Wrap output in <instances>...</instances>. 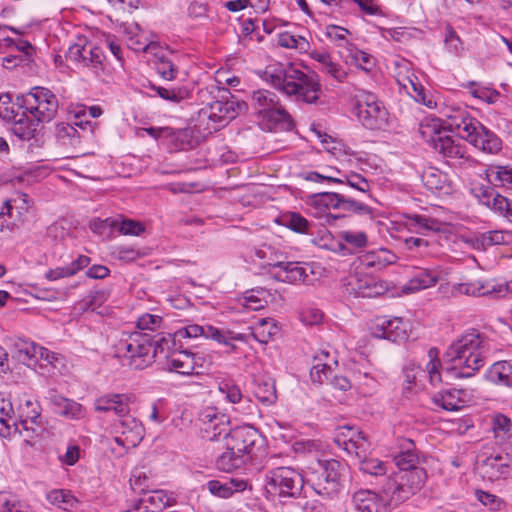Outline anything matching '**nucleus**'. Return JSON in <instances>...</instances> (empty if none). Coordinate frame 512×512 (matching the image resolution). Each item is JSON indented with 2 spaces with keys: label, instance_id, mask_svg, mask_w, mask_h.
<instances>
[{
  "label": "nucleus",
  "instance_id": "nucleus-6",
  "mask_svg": "<svg viewBox=\"0 0 512 512\" xmlns=\"http://www.w3.org/2000/svg\"><path fill=\"white\" fill-rule=\"evenodd\" d=\"M66 59L77 67L90 69L96 77L106 82L103 77L106 70L105 55L99 46L80 38L78 42L70 45L66 53Z\"/></svg>",
  "mask_w": 512,
  "mask_h": 512
},
{
  "label": "nucleus",
  "instance_id": "nucleus-61",
  "mask_svg": "<svg viewBox=\"0 0 512 512\" xmlns=\"http://www.w3.org/2000/svg\"><path fill=\"white\" fill-rule=\"evenodd\" d=\"M116 227H118L119 232L124 235L138 236L145 231V227L141 222L131 219L117 220Z\"/></svg>",
  "mask_w": 512,
  "mask_h": 512
},
{
  "label": "nucleus",
  "instance_id": "nucleus-39",
  "mask_svg": "<svg viewBox=\"0 0 512 512\" xmlns=\"http://www.w3.org/2000/svg\"><path fill=\"white\" fill-rule=\"evenodd\" d=\"M455 290L464 295L468 296H491L494 297V282H482V281H470L460 283L455 287Z\"/></svg>",
  "mask_w": 512,
  "mask_h": 512
},
{
  "label": "nucleus",
  "instance_id": "nucleus-46",
  "mask_svg": "<svg viewBox=\"0 0 512 512\" xmlns=\"http://www.w3.org/2000/svg\"><path fill=\"white\" fill-rule=\"evenodd\" d=\"M246 459L236 454V451L226 450L220 454L216 459V466L219 470L224 472H230L234 469L240 468L246 463Z\"/></svg>",
  "mask_w": 512,
  "mask_h": 512
},
{
  "label": "nucleus",
  "instance_id": "nucleus-16",
  "mask_svg": "<svg viewBox=\"0 0 512 512\" xmlns=\"http://www.w3.org/2000/svg\"><path fill=\"white\" fill-rule=\"evenodd\" d=\"M261 441L259 431L250 425L239 426L231 429L225 437V446L228 450L236 451L246 460L253 453L254 447Z\"/></svg>",
  "mask_w": 512,
  "mask_h": 512
},
{
  "label": "nucleus",
  "instance_id": "nucleus-58",
  "mask_svg": "<svg viewBox=\"0 0 512 512\" xmlns=\"http://www.w3.org/2000/svg\"><path fill=\"white\" fill-rule=\"evenodd\" d=\"M428 356H429L430 360L426 365V369H427V373L429 375L431 384L435 385V384L441 382V375L439 372L440 361L438 359L437 349L431 348L428 351Z\"/></svg>",
  "mask_w": 512,
  "mask_h": 512
},
{
  "label": "nucleus",
  "instance_id": "nucleus-44",
  "mask_svg": "<svg viewBox=\"0 0 512 512\" xmlns=\"http://www.w3.org/2000/svg\"><path fill=\"white\" fill-rule=\"evenodd\" d=\"M13 408L10 402H2L0 408V436L8 438L12 435V432H18L19 428L17 423L12 417Z\"/></svg>",
  "mask_w": 512,
  "mask_h": 512
},
{
  "label": "nucleus",
  "instance_id": "nucleus-31",
  "mask_svg": "<svg viewBox=\"0 0 512 512\" xmlns=\"http://www.w3.org/2000/svg\"><path fill=\"white\" fill-rule=\"evenodd\" d=\"M39 351L41 346L27 339L18 338L13 343L14 356L19 362L28 366L38 361Z\"/></svg>",
  "mask_w": 512,
  "mask_h": 512
},
{
  "label": "nucleus",
  "instance_id": "nucleus-18",
  "mask_svg": "<svg viewBox=\"0 0 512 512\" xmlns=\"http://www.w3.org/2000/svg\"><path fill=\"white\" fill-rule=\"evenodd\" d=\"M116 432L120 435L115 437V442L125 449L135 448L144 437L142 423L128 413L119 420Z\"/></svg>",
  "mask_w": 512,
  "mask_h": 512
},
{
  "label": "nucleus",
  "instance_id": "nucleus-36",
  "mask_svg": "<svg viewBox=\"0 0 512 512\" xmlns=\"http://www.w3.org/2000/svg\"><path fill=\"white\" fill-rule=\"evenodd\" d=\"M254 396L266 406L274 404L277 400L275 382L270 378H257L254 380Z\"/></svg>",
  "mask_w": 512,
  "mask_h": 512
},
{
  "label": "nucleus",
  "instance_id": "nucleus-55",
  "mask_svg": "<svg viewBox=\"0 0 512 512\" xmlns=\"http://www.w3.org/2000/svg\"><path fill=\"white\" fill-rule=\"evenodd\" d=\"M151 88L157 93L159 97L172 103H180L188 97V91L185 88H164L160 86L151 85Z\"/></svg>",
  "mask_w": 512,
  "mask_h": 512
},
{
  "label": "nucleus",
  "instance_id": "nucleus-49",
  "mask_svg": "<svg viewBox=\"0 0 512 512\" xmlns=\"http://www.w3.org/2000/svg\"><path fill=\"white\" fill-rule=\"evenodd\" d=\"M278 44L283 48L295 49L300 53H305L310 49V43L305 37L293 35L289 32L279 34Z\"/></svg>",
  "mask_w": 512,
  "mask_h": 512
},
{
  "label": "nucleus",
  "instance_id": "nucleus-10",
  "mask_svg": "<svg viewBox=\"0 0 512 512\" xmlns=\"http://www.w3.org/2000/svg\"><path fill=\"white\" fill-rule=\"evenodd\" d=\"M250 105L255 114L274 123L290 125L291 117L281 105L278 96L269 90L260 89L254 91L250 98Z\"/></svg>",
  "mask_w": 512,
  "mask_h": 512
},
{
  "label": "nucleus",
  "instance_id": "nucleus-15",
  "mask_svg": "<svg viewBox=\"0 0 512 512\" xmlns=\"http://www.w3.org/2000/svg\"><path fill=\"white\" fill-rule=\"evenodd\" d=\"M175 335L182 338H197L203 336L207 339H212L219 344L230 347L231 351L236 349L233 341H244L243 334L236 333L230 330H220L211 325H198L191 324L179 329Z\"/></svg>",
  "mask_w": 512,
  "mask_h": 512
},
{
  "label": "nucleus",
  "instance_id": "nucleus-48",
  "mask_svg": "<svg viewBox=\"0 0 512 512\" xmlns=\"http://www.w3.org/2000/svg\"><path fill=\"white\" fill-rule=\"evenodd\" d=\"M277 332L278 327L272 319L261 318L253 328L252 335L258 342L267 343Z\"/></svg>",
  "mask_w": 512,
  "mask_h": 512
},
{
  "label": "nucleus",
  "instance_id": "nucleus-19",
  "mask_svg": "<svg viewBox=\"0 0 512 512\" xmlns=\"http://www.w3.org/2000/svg\"><path fill=\"white\" fill-rule=\"evenodd\" d=\"M407 323L402 318L376 317L371 327L372 333L377 338H384L392 342L405 341L408 338Z\"/></svg>",
  "mask_w": 512,
  "mask_h": 512
},
{
  "label": "nucleus",
  "instance_id": "nucleus-57",
  "mask_svg": "<svg viewBox=\"0 0 512 512\" xmlns=\"http://www.w3.org/2000/svg\"><path fill=\"white\" fill-rule=\"evenodd\" d=\"M202 430L205 433V437L211 441L218 440L222 435L225 438L231 430L229 429V419L225 415V421H223L222 425H220V420H213L210 425L202 428Z\"/></svg>",
  "mask_w": 512,
  "mask_h": 512
},
{
  "label": "nucleus",
  "instance_id": "nucleus-13",
  "mask_svg": "<svg viewBox=\"0 0 512 512\" xmlns=\"http://www.w3.org/2000/svg\"><path fill=\"white\" fill-rule=\"evenodd\" d=\"M346 281L344 285L347 287V291L360 297H377L388 290L385 281L361 269H356L347 277Z\"/></svg>",
  "mask_w": 512,
  "mask_h": 512
},
{
  "label": "nucleus",
  "instance_id": "nucleus-2",
  "mask_svg": "<svg viewBox=\"0 0 512 512\" xmlns=\"http://www.w3.org/2000/svg\"><path fill=\"white\" fill-rule=\"evenodd\" d=\"M263 79L284 94L294 96L297 101L316 104L319 99L321 88L314 73L308 74L293 66H268L263 72Z\"/></svg>",
  "mask_w": 512,
  "mask_h": 512
},
{
  "label": "nucleus",
  "instance_id": "nucleus-7",
  "mask_svg": "<svg viewBox=\"0 0 512 512\" xmlns=\"http://www.w3.org/2000/svg\"><path fill=\"white\" fill-rule=\"evenodd\" d=\"M19 108L25 109L38 122H50L57 114L59 103L56 95L45 87H34L22 97Z\"/></svg>",
  "mask_w": 512,
  "mask_h": 512
},
{
  "label": "nucleus",
  "instance_id": "nucleus-38",
  "mask_svg": "<svg viewBox=\"0 0 512 512\" xmlns=\"http://www.w3.org/2000/svg\"><path fill=\"white\" fill-rule=\"evenodd\" d=\"M353 502L359 512H379L382 507L378 494L370 490L355 492Z\"/></svg>",
  "mask_w": 512,
  "mask_h": 512
},
{
  "label": "nucleus",
  "instance_id": "nucleus-35",
  "mask_svg": "<svg viewBox=\"0 0 512 512\" xmlns=\"http://www.w3.org/2000/svg\"><path fill=\"white\" fill-rule=\"evenodd\" d=\"M51 402L54 405L56 412L62 416L80 419L84 417V409L82 405L74 400L65 398L60 395H53Z\"/></svg>",
  "mask_w": 512,
  "mask_h": 512
},
{
  "label": "nucleus",
  "instance_id": "nucleus-17",
  "mask_svg": "<svg viewBox=\"0 0 512 512\" xmlns=\"http://www.w3.org/2000/svg\"><path fill=\"white\" fill-rule=\"evenodd\" d=\"M203 357L188 351H172L165 355L163 368L181 375H198L202 367Z\"/></svg>",
  "mask_w": 512,
  "mask_h": 512
},
{
  "label": "nucleus",
  "instance_id": "nucleus-27",
  "mask_svg": "<svg viewBox=\"0 0 512 512\" xmlns=\"http://www.w3.org/2000/svg\"><path fill=\"white\" fill-rule=\"evenodd\" d=\"M341 435L347 438L345 450L354 453L357 457L364 456L370 449V442L362 431H358L351 426L341 427Z\"/></svg>",
  "mask_w": 512,
  "mask_h": 512
},
{
  "label": "nucleus",
  "instance_id": "nucleus-64",
  "mask_svg": "<svg viewBox=\"0 0 512 512\" xmlns=\"http://www.w3.org/2000/svg\"><path fill=\"white\" fill-rule=\"evenodd\" d=\"M107 299L105 291L97 290L91 291L86 298L82 300V306L85 309L94 311L99 308Z\"/></svg>",
  "mask_w": 512,
  "mask_h": 512
},
{
  "label": "nucleus",
  "instance_id": "nucleus-60",
  "mask_svg": "<svg viewBox=\"0 0 512 512\" xmlns=\"http://www.w3.org/2000/svg\"><path fill=\"white\" fill-rule=\"evenodd\" d=\"M152 337V353L154 354V358L159 353L168 352L171 345L173 344V338L171 334H156L151 335Z\"/></svg>",
  "mask_w": 512,
  "mask_h": 512
},
{
  "label": "nucleus",
  "instance_id": "nucleus-33",
  "mask_svg": "<svg viewBox=\"0 0 512 512\" xmlns=\"http://www.w3.org/2000/svg\"><path fill=\"white\" fill-rule=\"evenodd\" d=\"M439 279V273L433 269H419L408 283L404 286V291L415 292L434 286Z\"/></svg>",
  "mask_w": 512,
  "mask_h": 512
},
{
  "label": "nucleus",
  "instance_id": "nucleus-4",
  "mask_svg": "<svg viewBox=\"0 0 512 512\" xmlns=\"http://www.w3.org/2000/svg\"><path fill=\"white\" fill-rule=\"evenodd\" d=\"M116 354L127 360V365L132 369L148 367L154 360L151 334L132 332L124 335L116 345Z\"/></svg>",
  "mask_w": 512,
  "mask_h": 512
},
{
  "label": "nucleus",
  "instance_id": "nucleus-41",
  "mask_svg": "<svg viewBox=\"0 0 512 512\" xmlns=\"http://www.w3.org/2000/svg\"><path fill=\"white\" fill-rule=\"evenodd\" d=\"M39 417L40 412L38 410L37 404L27 400L25 402V408H21L20 425L22 428L27 432L31 431L32 434H37L38 430L40 429V426L37 422Z\"/></svg>",
  "mask_w": 512,
  "mask_h": 512
},
{
  "label": "nucleus",
  "instance_id": "nucleus-8",
  "mask_svg": "<svg viewBox=\"0 0 512 512\" xmlns=\"http://www.w3.org/2000/svg\"><path fill=\"white\" fill-rule=\"evenodd\" d=\"M340 468L341 463L334 459L318 461L307 481L317 494L332 498L340 490Z\"/></svg>",
  "mask_w": 512,
  "mask_h": 512
},
{
  "label": "nucleus",
  "instance_id": "nucleus-11",
  "mask_svg": "<svg viewBox=\"0 0 512 512\" xmlns=\"http://www.w3.org/2000/svg\"><path fill=\"white\" fill-rule=\"evenodd\" d=\"M302 486V475L291 467H277L266 474V489L271 494L293 497Z\"/></svg>",
  "mask_w": 512,
  "mask_h": 512
},
{
  "label": "nucleus",
  "instance_id": "nucleus-9",
  "mask_svg": "<svg viewBox=\"0 0 512 512\" xmlns=\"http://www.w3.org/2000/svg\"><path fill=\"white\" fill-rule=\"evenodd\" d=\"M362 125L371 130L383 129L388 123V112L376 95L362 91L354 107Z\"/></svg>",
  "mask_w": 512,
  "mask_h": 512
},
{
  "label": "nucleus",
  "instance_id": "nucleus-32",
  "mask_svg": "<svg viewBox=\"0 0 512 512\" xmlns=\"http://www.w3.org/2000/svg\"><path fill=\"white\" fill-rule=\"evenodd\" d=\"M418 131L422 139L430 144L434 150L438 140H443V137L447 135L445 129L441 126L440 120L436 118L424 119L419 124Z\"/></svg>",
  "mask_w": 512,
  "mask_h": 512
},
{
  "label": "nucleus",
  "instance_id": "nucleus-42",
  "mask_svg": "<svg viewBox=\"0 0 512 512\" xmlns=\"http://www.w3.org/2000/svg\"><path fill=\"white\" fill-rule=\"evenodd\" d=\"M486 175L491 184L512 189V168L508 166H490L486 170Z\"/></svg>",
  "mask_w": 512,
  "mask_h": 512
},
{
  "label": "nucleus",
  "instance_id": "nucleus-25",
  "mask_svg": "<svg viewBox=\"0 0 512 512\" xmlns=\"http://www.w3.org/2000/svg\"><path fill=\"white\" fill-rule=\"evenodd\" d=\"M464 390L448 389L437 392L432 396V402L437 407L446 411H459L467 404Z\"/></svg>",
  "mask_w": 512,
  "mask_h": 512
},
{
  "label": "nucleus",
  "instance_id": "nucleus-45",
  "mask_svg": "<svg viewBox=\"0 0 512 512\" xmlns=\"http://www.w3.org/2000/svg\"><path fill=\"white\" fill-rule=\"evenodd\" d=\"M4 208L7 210L8 217L13 221L21 220L23 213L28 210V195L17 193L16 197L4 202Z\"/></svg>",
  "mask_w": 512,
  "mask_h": 512
},
{
  "label": "nucleus",
  "instance_id": "nucleus-5",
  "mask_svg": "<svg viewBox=\"0 0 512 512\" xmlns=\"http://www.w3.org/2000/svg\"><path fill=\"white\" fill-rule=\"evenodd\" d=\"M426 478L424 468L395 472L383 485V493L394 503L404 502L424 486Z\"/></svg>",
  "mask_w": 512,
  "mask_h": 512
},
{
  "label": "nucleus",
  "instance_id": "nucleus-1",
  "mask_svg": "<svg viewBox=\"0 0 512 512\" xmlns=\"http://www.w3.org/2000/svg\"><path fill=\"white\" fill-rule=\"evenodd\" d=\"M490 351L488 337L471 329L454 340L446 349L443 359L450 364L449 370L458 378H470L484 365Z\"/></svg>",
  "mask_w": 512,
  "mask_h": 512
},
{
  "label": "nucleus",
  "instance_id": "nucleus-30",
  "mask_svg": "<svg viewBox=\"0 0 512 512\" xmlns=\"http://www.w3.org/2000/svg\"><path fill=\"white\" fill-rule=\"evenodd\" d=\"M10 122L13 123V133L22 140H30L33 138L37 132L39 124L41 123L31 117L25 109H23L21 115L18 114V117L10 120Z\"/></svg>",
  "mask_w": 512,
  "mask_h": 512
},
{
  "label": "nucleus",
  "instance_id": "nucleus-63",
  "mask_svg": "<svg viewBox=\"0 0 512 512\" xmlns=\"http://www.w3.org/2000/svg\"><path fill=\"white\" fill-rule=\"evenodd\" d=\"M0 512H34L25 502L9 500L0 496Z\"/></svg>",
  "mask_w": 512,
  "mask_h": 512
},
{
  "label": "nucleus",
  "instance_id": "nucleus-12",
  "mask_svg": "<svg viewBox=\"0 0 512 512\" xmlns=\"http://www.w3.org/2000/svg\"><path fill=\"white\" fill-rule=\"evenodd\" d=\"M312 200L316 206L323 208H333L358 215L372 214V208L365 204L362 198H356L345 192H320L314 194Z\"/></svg>",
  "mask_w": 512,
  "mask_h": 512
},
{
  "label": "nucleus",
  "instance_id": "nucleus-14",
  "mask_svg": "<svg viewBox=\"0 0 512 512\" xmlns=\"http://www.w3.org/2000/svg\"><path fill=\"white\" fill-rule=\"evenodd\" d=\"M246 109V102L237 100L228 90H225L220 100L210 103L202 112L212 122L223 126Z\"/></svg>",
  "mask_w": 512,
  "mask_h": 512
},
{
  "label": "nucleus",
  "instance_id": "nucleus-52",
  "mask_svg": "<svg viewBox=\"0 0 512 512\" xmlns=\"http://www.w3.org/2000/svg\"><path fill=\"white\" fill-rule=\"evenodd\" d=\"M142 499L148 505L152 512H163V510L170 505V498L162 490L152 491L145 494Z\"/></svg>",
  "mask_w": 512,
  "mask_h": 512
},
{
  "label": "nucleus",
  "instance_id": "nucleus-53",
  "mask_svg": "<svg viewBox=\"0 0 512 512\" xmlns=\"http://www.w3.org/2000/svg\"><path fill=\"white\" fill-rule=\"evenodd\" d=\"M472 191L483 205L493 211H495L498 206V200L503 197L489 186L475 187Z\"/></svg>",
  "mask_w": 512,
  "mask_h": 512
},
{
  "label": "nucleus",
  "instance_id": "nucleus-28",
  "mask_svg": "<svg viewBox=\"0 0 512 512\" xmlns=\"http://www.w3.org/2000/svg\"><path fill=\"white\" fill-rule=\"evenodd\" d=\"M128 399L124 394H107L96 399L95 410L97 412L113 411L122 417L129 413Z\"/></svg>",
  "mask_w": 512,
  "mask_h": 512
},
{
  "label": "nucleus",
  "instance_id": "nucleus-3",
  "mask_svg": "<svg viewBox=\"0 0 512 512\" xmlns=\"http://www.w3.org/2000/svg\"><path fill=\"white\" fill-rule=\"evenodd\" d=\"M445 115L447 127L474 147L488 154H496L501 150V139L472 117L465 108L451 107Z\"/></svg>",
  "mask_w": 512,
  "mask_h": 512
},
{
  "label": "nucleus",
  "instance_id": "nucleus-51",
  "mask_svg": "<svg viewBox=\"0 0 512 512\" xmlns=\"http://www.w3.org/2000/svg\"><path fill=\"white\" fill-rule=\"evenodd\" d=\"M340 179L344 180L341 184H347L349 187L360 192L362 198H370L371 185L362 175L357 173L343 174Z\"/></svg>",
  "mask_w": 512,
  "mask_h": 512
},
{
  "label": "nucleus",
  "instance_id": "nucleus-40",
  "mask_svg": "<svg viewBox=\"0 0 512 512\" xmlns=\"http://www.w3.org/2000/svg\"><path fill=\"white\" fill-rule=\"evenodd\" d=\"M156 58L154 64L157 73L160 77L167 81L176 79L178 75V67L171 59V55L164 53L163 51L154 52Z\"/></svg>",
  "mask_w": 512,
  "mask_h": 512
},
{
  "label": "nucleus",
  "instance_id": "nucleus-37",
  "mask_svg": "<svg viewBox=\"0 0 512 512\" xmlns=\"http://www.w3.org/2000/svg\"><path fill=\"white\" fill-rule=\"evenodd\" d=\"M276 223L299 234H309L311 224L297 212H286L276 218Z\"/></svg>",
  "mask_w": 512,
  "mask_h": 512
},
{
  "label": "nucleus",
  "instance_id": "nucleus-56",
  "mask_svg": "<svg viewBox=\"0 0 512 512\" xmlns=\"http://www.w3.org/2000/svg\"><path fill=\"white\" fill-rule=\"evenodd\" d=\"M359 458V468L362 472L374 476H380L386 473L387 467L385 462L374 458H366V455L360 456Z\"/></svg>",
  "mask_w": 512,
  "mask_h": 512
},
{
  "label": "nucleus",
  "instance_id": "nucleus-62",
  "mask_svg": "<svg viewBox=\"0 0 512 512\" xmlns=\"http://www.w3.org/2000/svg\"><path fill=\"white\" fill-rule=\"evenodd\" d=\"M18 117V112L15 111V105L12 103V98L9 93L0 95V118L10 121Z\"/></svg>",
  "mask_w": 512,
  "mask_h": 512
},
{
  "label": "nucleus",
  "instance_id": "nucleus-22",
  "mask_svg": "<svg viewBox=\"0 0 512 512\" xmlns=\"http://www.w3.org/2000/svg\"><path fill=\"white\" fill-rule=\"evenodd\" d=\"M467 242L477 250H486L494 245H509L512 243V232L506 230H492L476 233L470 236Z\"/></svg>",
  "mask_w": 512,
  "mask_h": 512
},
{
  "label": "nucleus",
  "instance_id": "nucleus-54",
  "mask_svg": "<svg viewBox=\"0 0 512 512\" xmlns=\"http://www.w3.org/2000/svg\"><path fill=\"white\" fill-rule=\"evenodd\" d=\"M512 422L504 414L498 413L492 419V429L496 438L506 440L510 436Z\"/></svg>",
  "mask_w": 512,
  "mask_h": 512
},
{
  "label": "nucleus",
  "instance_id": "nucleus-26",
  "mask_svg": "<svg viewBox=\"0 0 512 512\" xmlns=\"http://www.w3.org/2000/svg\"><path fill=\"white\" fill-rule=\"evenodd\" d=\"M280 268L275 278L279 281L296 284L305 283L308 281L307 268L308 265H302L298 262H277L273 265Z\"/></svg>",
  "mask_w": 512,
  "mask_h": 512
},
{
  "label": "nucleus",
  "instance_id": "nucleus-34",
  "mask_svg": "<svg viewBox=\"0 0 512 512\" xmlns=\"http://www.w3.org/2000/svg\"><path fill=\"white\" fill-rule=\"evenodd\" d=\"M90 264V258L85 255H80L74 261H72L69 265L63 267H57L54 269H50L45 273L46 279L49 281H56L61 278L71 277L75 275L77 272L87 267Z\"/></svg>",
  "mask_w": 512,
  "mask_h": 512
},
{
  "label": "nucleus",
  "instance_id": "nucleus-20",
  "mask_svg": "<svg viewBox=\"0 0 512 512\" xmlns=\"http://www.w3.org/2000/svg\"><path fill=\"white\" fill-rule=\"evenodd\" d=\"M435 151L441 154L447 163L452 166H462L473 161L467 153L465 145L449 135L443 137V140H438Z\"/></svg>",
  "mask_w": 512,
  "mask_h": 512
},
{
  "label": "nucleus",
  "instance_id": "nucleus-23",
  "mask_svg": "<svg viewBox=\"0 0 512 512\" xmlns=\"http://www.w3.org/2000/svg\"><path fill=\"white\" fill-rule=\"evenodd\" d=\"M209 492L216 497L227 499L235 493L243 492L248 484L242 478H224L220 480H210L206 484Z\"/></svg>",
  "mask_w": 512,
  "mask_h": 512
},
{
  "label": "nucleus",
  "instance_id": "nucleus-43",
  "mask_svg": "<svg viewBox=\"0 0 512 512\" xmlns=\"http://www.w3.org/2000/svg\"><path fill=\"white\" fill-rule=\"evenodd\" d=\"M512 373V365L507 361L494 363L486 373V378L494 384L510 385L509 377Z\"/></svg>",
  "mask_w": 512,
  "mask_h": 512
},
{
  "label": "nucleus",
  "instance_id": "nucleus-47",
  "mask_svg": "<svg viewBox=\"0 0 512 512\" xmlns=\"http://www.w3.org/2000/svg\"><path fill=\"white\" fill-rule=\"evenodd\" d=\"M408 225L410 229L416 233L423 234L425 231L438 232L441 230V223L430 217L422 215H412L408 217Z\"/></svg>",
  "mask_w": 512,
  "mask_h": 512
},
{
  "label": "nucleus",
  "instance_id": "nucleus-59",
  "mask_svg": "<svg viewBox=\"0 0 512 512\" xmlns=\"http://www.w3.org/2000/svg\"><path fill=\"white\" fill-rule=\"evenodd\" d=\"M162 317L159 315L145 313L137 320L138 332H154L161 327Z\"/></svg>",
  "mask_w": 512,
  "mask_h": 512
},
{
  "label": "nucleus",
  "instance_id": "nucleus-21",
  "mask_svg": "<svg viewBox=\"0 0 512 512\" xmlns=\"http://www.w3.org/2000/svg\"><path fill=\"white\" fill-rule=\"evenodd\" d=\"M368 237L365 232L342 231L339 240L330 244L329 249L342 256L353 255L365 248Z\"/></svg>",
  "mask_w": 512,
  "mask_h": 512
},
{
  "label": "nucleus",
  "instance_id": "nucleus-24",
  "mask_svg": "<svg viewBox=\"0 0 512 512\" xmlns=\"http://www.w3.org/2000/svg\"><path fill=\"white\" fill-rule=\"evenodd\" d=\"M511 462L509 454H497L484 459L480 467L488 479L497 480L509 473Z\"/></svg>",
  "mask_w": 512,
  "mask_h": 512
},
{
  "label": "nucleus",
  "instance_id": "nucleus-50",
  "mask_svg": "<svg viewBox=\"0 0 512 512\" xmlns=\"http://www.w3.org/2000/svg\"><path fill=\"white\" fill-rule=\"evenodd\" d=\"M46 498L49 503L63 510H69L77 504V499L66 490H52Z\"/></svg>",
  "mask_w": 512,
  "mask_h": 512
},
{
  "label": "nucleus",
  "instance_id": "nucleus-29",
  "mask_svg": "<svg viewBox=\"0 0 512 512\" xmlns=\"http://www.w3.org/2000/svg\"><path fill=\"white\" fill-rule=\"evenodd\" d=\"M422 182L432 192L449 193L451 189V181L448 175L434 167H429L423 172Z\"/></svg>",
  "mask_w": 512,
  "mask_h": 512
}]
</instances>
